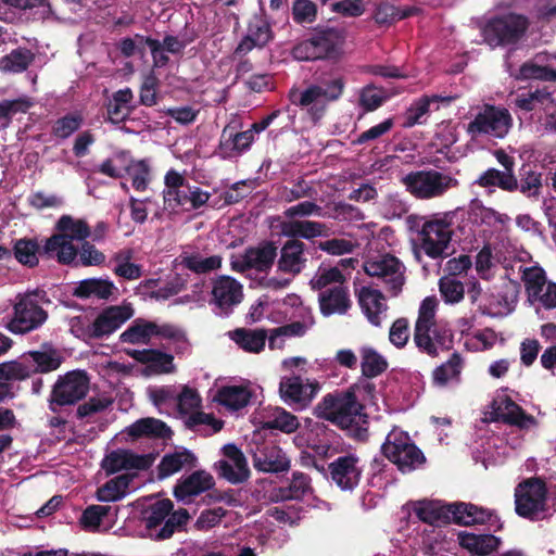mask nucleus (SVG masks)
<instances>
[{"label": "nucleus", "mask_w": 556, "mask_h": 556, "mask_svg": "<svg viewBox=\"0 0 556 556\" xmlns=\"http://www.w3.org/2000/svg\"><path fill=\"white\" fill-rule=\"evenodd\" d=\"M353 390H337L326 394L314 407V416L344 430L349 438L365 442L369 435V417Z\"/></svg>", "instance_id": "1"}, {"label": "nucleus", "mask_w": 556, "mask_h": 556, "mask_svg": "<svg viewBox=\"0 0 556 556\" xmlns=\"http://www.w3.org/2000/svg\"><path fill=\"white\" fill-rule=\"evenodd\" d=\"M416 516L425 523L441 527L454 522L469 527L491 522L494 515L489 509L471 503L443 504L437 501L420 502L415 508Z\"/></svg>", "instance_id": "2"}, {"label": "nucleus", "mask_w": 556, "mask_h": 556, "mask_svg": "<svg viewBox=\"0 0 556 556\" xmlns=\"http://www.w3.org/2000/svg\"><path fill=\"white\" fill-rule=\"evenodd\" d=\"M438 300L427 296L422 300L414 328V342L418 350L430 357H437L439 351H448L453 345V332L435 323Z\"/></svg>", "instance_id": "3"}, {"label": "nucleus", "mask_w": 556, "mask_h": 556, "mask_svg": "<svg viewBox=\"0 0 556 556\" xmlns=\"http://www.w3.org/2000/svg\"><path fill=\"white\" fill-rule=\"evenodd\" d=\"M174 509L169 498L156 501L143 513V520L149 536L155 541L172 538L175 532L184 531L190 517L186 508Z\"/></svg>", "instance_id": "4"}, {"label": "nucleus", "mask_w": 556, "mask_h": 556, "mask_svg": "<svg viewBox=\"0 0 556 556\" xmlns=\"http://www.w3.org/2000/svg\"><path fill=\"white\" fill-rule=\"evenodd\" d=\"M344 87L345 80L341 76L325 78L301 92H292L290 100L298 106L307 108L309 116L317 122L324 116L327 104L342 96Z\"/></svg>", "instance_id": "5"}, {"label": "nucleus", "mask_w": 556, "mask_h": 556, "mask_svg": "<svg viewBox=\"0 0 556 556\" xmlns=\"http://www.w3.org/2000/svg\"><path fill=\"white\" fill-rule=\"evenodd\" d=\"M548 489L544 478L530 477L520 481L515 488V511L530 521L546 518Z\"/></svg>", "instance_id": "6"}, {"label": "nucleus", "mask_w": 556, "mask_h": 556, "mask_svg": "<svg viewBox=\"0 0 556 556\" xmlns=\"http://www.w3.org/2000/svg\"><path fill=\"white\" fill-rule=\"evenodd\" d=\"M382 455L402 473H409L426 463V456L406 431L394 427L381 445Z\"/></svg>", "instance_id": "7"}, {"label": "nucleus", "mask_w": 556, "mask_h": 556, "mask_svg": "<svg viewBox=\"0 0 556 556\" xmlns=\"http://www.w3.org/2000/svg\"><path fill=\"white\" fill-rule=\"evenodd\" d=\"M455 215L456 212H446L422 223L418 231V240L427 256L435 260L447 255L446 250L452 240Z\"/></svg>", "instance_id": "8"}, {"label": "nucleus", "mask_w": 556, "mask_h": 556, "mask_svg": "<svg viewBox=\"0 0 556 556\" xmlns=\"http://www.w3.org/2000/svg\"><path fill=\"white\" fill-rule=\"evenodd\" d=\"M401 182L416 199L429 200L442 197L450 189L458 186V180L435 169L409 172Z\"/></svg>", "instance_id": "9"}, {"label": "nucleus", "mask_w": 556, "mask_h": 556, "mask_svg": "<svg viewBox=\"0 0 556 556\" xmlns=\"http://www.w3.org/2000/svg\"><path fill=\"white\" fill-rule=\"evenodd\" d=\"M511 127L513 117L508 109L485 103L468 123L466 131L472 139L479 136L503 139Z\"/></svg>", "instance_id": "10"}, {"label": "nucleus", "mask_w": 556, "mask_h": 556, "mask_svg": "<svg viewBox=\"0 0 556 556\" xmlns=\"http://www.w3.org/2000/svg\"><path fill=\"white\" fill-rule=\"evenodd\" d=\"M529 26L526 16L507 13L490 18L482 28L484 41L491 47L517 43Z\"/></svg>", "instance_id": "11"}, {"label": "nucleus", "mask_w": 556, "mask_h": 556, "mask_svg": "<svg viewBox=\"0 0 556 556\" xmlns=\"http://www.w3.org/2000/svg\"><path fill=\"white\" fill-rule=\"evenodd\" d=\"M89 391V378L84 370H72L59 376L52 387L48 403L52 413L61 407L71 406L85 399Z\"/></svg>", "instance_id": "12"}, {"label": "nucleus", "mask_w": 556, "mask_h": 556, "mask_svg": "<svg viewBox=\"0 0 556 556\" xmlns=\"http://www.w3.org/2000/svg\"><path fill=\"white\" fill-rule=\"evenodd\" d=\"M224 458L217 460L213 469L218 478L231 484H241L248 481L251 471L243 452L235 444L227 443L222 447Z\"/></svg>", "instance_id": "13"}, {"label": "nucleus", "mask_w": 556, "mask_h": 556, "mask_svg": "<svg viewBox=\"0 0 556 556\" xmlns=\"http://www.w3.org/2000/svg\"><path fill=\"white\" fill-rule=\"evenodd\" d=\"M364 270L371 277L381 278L392 295L396 296L402 291L405 282L404 266L397 257L386 254L379 260L367 261Z\"/></svg>", "instance_id": "14"}, {"label": "nucleus", "mask_w": 556, "mask_h": 556, "mask_svg": "<svg viewBox=\"0 0 556 556\" xmlns=\"http://www.w3.org/2000/svg\"><path fill=\"white\" fill-rule=\"evenodd\" d=\"M47 318L48 313L31 295H26L14 305V317L8 329L13 333H26L40 327Z\"/></svg>", "instance_id": "15"}, {"label": "nucleus", "mask_w": 556, "mask_h": 556, "mask_svg": "<svg viewBox=\"0 0 556 556\" xmlns=\"http://www.w3.org/2000/svg\"><path fill=\"white\" fill-rule=\"evenodd\" d=\"M319 389L320 386L317 381L309 382L307 380L304 383L302 377L298 375L282 377L279 383L280 397L289 406L296 408L307 407Z\"/></svg>", "instance_id": "16"}, {"label": "nucleus", "mask_w": 556, "mask_h": 556, "mask_svg": "<svg viewBox=\"0 0 556 556\" xmlns=\"http://www.w3.org/2000/svg\"><path fill=\"white\" fill-rule=\"evenodd\" d=\"M271 25L263 14H255L248 22L247 35L240 40L235 49L236 56H243L253 49H263L274 40Z\"/></svg>", "instance_id": "17"}, {"label": "nucleus", "mask_w": 556, "mask_h": 556, "mask_svg": "<svg viewBox=\"0 0 556 556\" xmlns=\"http://www.w3.org/2000/svg\"><path fill=\"white\" fill-rule=\"evenodd\" d=\"M328 471L331 480L343 491L355 489L362 478L359 458L354 454H346L337 457L329 463Z\"/></svg>", "instance_id": "18"}, {"label": "nucleus", "mask_w": 556, "mask_h": 556, "mask_svg": "<svg viewBox=\"0 0 556 556\" xmlns=\"http://www.w3.org/2000/svg\"><path fill=\"white\" fill-rule=\"evenodd\" d=\"M255 138L247 129L238 130V123L230 122L222 130L218 151L224 157L239 156L250 150Z\"/></svg>", "instance_id": "19"}, {"label": "nucleus", "mask_w": 556, "mask_h": 556, "mask_svg": "<svg viewBox=\"0 0 556 556\" xmlns=\"http://www.w3.org/2000/svg\"><path fill=\"white\" fill-rule=\"evenodd\" d=\"M213 476L205 470H195L187 477L180 478L174 486L173 494L179 502L188 504L195 496L214 488Z\"/></svg>", "instance_id": "20"}, {"label": "nucleus", "mask_w": 556, "mask_h": 556, "mask_svg": "<svg viewBox=\"0 0 556 556\" xmlns=\"http://www.w3.org/2000/svg\"><path fill=\"white\" fill-rule=\"evenodd\" d=\"M243 300L242 285L230 276H219L213 281L212 303L224 313H229L233 306Z\"/></svg>", "instance_id": "21"}, {"label": "nucleus", "mask_w": 556, "mask_h": 556, "mask_svg": "<svg viewBox=\"0 0 556 556\" xmlns=\"http://www.w3.org/2000/svg\"><path fill=\"white\" fill-rule=\"evenodd\" d=\"M132 316L128 306L112 305L103 308L92 320L93 339H103L111 336Z\"/></svg>", "instance_id": "22"}, {"label": "nucleus", "mask_w": 556, "mask_h": 556, "mask_svg": "<svg viewBox=\"0 0 556 556\" xmlns=\"http://www.w3.org/2000/svg\"><path fill=\"white\" fill-rule=\"evenodd\" d=\"M253 466L257 471L268 473L287 472L291 463L281 447L275 444H264L253 454Z\"/></svg>", "instance_id": "23"}, {"label": "nucleus", "mask_w": 556, "mask_h": 556, "mask_svg": "<svg viewBox=\"0 0 556 556\" xmlns=\"http://www.w3.org/2000/svg\"><path fill=\"white\" fill-rule=\"evenodd\" d=\"M126 354L136 362L146 365V371L152 375L175 371L174 356L157 349L126 350Z\"/></svg>", "instance_id": "24"}, {"label": "nucleus", "mask_w": 556, "mask_h": 556, "mask_svg": "<svg viewBox=\"0 0 556 556\" xmlns=\"http://www.w3.org/2000/svg\"><path fill=\"white\" fill-rule=\"evenodd\" d=\"M305 249V243L300 239L287 240L280 249V255L277 261L278 270L293 276L299 275L307 262Z\"/></svg>", "instance_id": "25"}, {"label": "nucleus", "mask_w": 556, "mask_h": 556, "mask_svg": "<svg viewBox=\"0 0 556 556\" xmlns=\"http://www.w3.org/2000/svg\"><path fill=\"white\" fill-rule=\"evenodd\" d=\"M311 481L308 475L294 471L289 485L274 489L270 494V500L274 503L302 501L306 495L313 493Z\"/></svg>", "instance_id": "26"}, {"label": "nucleus", "mask_w": 556, "mask_h": 556, "mask_svg": "<svg viewBox=\"0 0 556 556\" xmlns=\"http://www.w3.org/2000/svg\"><path fill=\"white\" fill-rule=\"evenodd\" d=\"M357 296L359 306L369 323L379 327L381 325L380 314L388 308L383 293L370 287H362Z\"/></svg>", "instance_id": "27"}, {"label": "nucleus", "mask_w": 556, "mask_h": 556, "mask_svg": "<svg viewBox=\"0 0 556 556\" xmlns=\"http://www.w3.org/2000/svg\"><path fill=\"white\" fill-rule=\"evenodd\" d=\"M245 253L249 266L258 273H268L277 258L278 247L274 241L264 240L256 247L247 248Z\"/></svg>", "instance_id": "28"}, {"label": "nucleus", "mask_w": 556, "mask_h": 556, "mask_svg": "<svg viewBox=\"0 0 556 556\" xmlns=\"http://www.w3.org/2000/svg\"><path fill=\"white\" fill-rule=\"evenodd\" d=\"M319 308L324 316L345 314L351 307L349 291L345 287L336 286L319 293Z\"/></svg>", "instance_id": "29"}, {"label": "nucleus", "mask_w": 556, "mask_h": 556, "mask_svg": "<svg viewBox=\"0 0 556 556\" xmlns=\"http://www.w3.org/2000/svg\"><path fill=\"white\" fill-rule=\"evenodd\" d=\"M127 433L134 440L140 438L166 440L173 435V431L166 422L153 417L138 419L127 428Z\"/></svg>", "instance_id": "30"}, {"label": "nucleus", "mask_w": 556, "mask_h": 556, "mask_svg": "<svg viewBox=\"0 0 556 556\" xmlns=\"http://www.w3.org/2000/svg\"><path fill=\"white\" fill-rule=\"evenodd\" d=\"M197 462L195 455L187 448L165 454L157 466L159 479H165L184 468L192 469Z\"/></svg>", "instance_id": "31"}, {"label": "nucleus", "mask_w": 556, "mask_h": 556, "mask_svg": "<svg viewBox=\"0 0 556 556\" xmlns=\"http://www.w3.org/2000/svg\"><path fill=\"white\" fill-rule=\"evenodd\" d=\"M42 252L48 257L55 254L58 262L63 265L73 264L78 255V250L72 240H68L65 235L55 233L46 239Z\"/></svg>", "instance_id": "32"}, {"label": "nucleus", "mask_w": 556, "mask_h": 556, "mask_svg": "<svg viewBox=\"0 0 556 556\" xmlns=\"http://www.w3.org/2000/svg\"><path fill=\"white\" fill-rule=\"evenodd\" d=\"M459 545L476 555H488L497 549L501 540L493 534H475L467 531L457 533Z\"/></svg>", "instance_id": "33"}, {"label": "nucleus", "mask_w": 556, "mask_h": 556, "mask_svg": "<svg viewBox=\"0 0 556 556\" xmlns=\"http://www.w3.org/2000/svg\"><path fill=\"white\" fill-rule=\"evenodd\" d=\"M40 351H28V355L34 362L35 366L31 367L33 374H47L56 370L62 362L63 356L51 344L43 343Z\"/></svg>", "instance_id": "34"}, {"label": "nucleus", "mask_w": 556, "mask_h": 556, "mask_svg": "<svg viewBox=\"0 0 556 556\" xmlns=\"http://www.w3.org/2000/svg\"><path fill=\"white\" fill-rule=\"evenodd\" d=\"M315 49L323 59H334L340 54L341 33L336 28L317 30L312 37Z\"/></svg>", "instance_id": "35"}, {"label": "nucleus", "mask_w": 556, "mask_h": 556, "mask_svg": "<svg viewBox=\"0 0 556 556\" xmlns=\"http://www.w3.org/2000/svg\"><path fill=\"white\" fill-rule=\"evenodd\" d=\"M132 99L134 93L128 87L115 91L106 108L109 121L113 124L126 121L135 110L131 105Z\"/></svg>", "instance_id": "36"}, {"label": "nucleus", "mask_w": 556, "mask_h": 556, "mask_svg": "<svg viewBox=\"0 0 556 556\" xmlns=\"http://www.w3.org/2000/svg\"><path fill=\"white\" fill-rule=\"evenodd\" d=\"M229 337L243 351L260 353L265 348L267 331L265 329L237 328L229 332Z\"/></svg>", "instance_id": "37"}, {"label": "nucleus", "mask_w": 556, "mask_h": 556, "mask_svg": "<svg viewBox=\"0 0 556 556\" xmlns=\"http://www.w3.org/2000/svg\"><path fill=\"white\" fill-rule=\"evenodd\" d=\"M12 255L22 265L34 268L39 264V255H45L36 238H21L14 244Z\"/></svg>", "instance_id": "38"}, {"label": "nucleus", "mask_w": 556, "mask_h": 556, "mask_svg": "<svg viewBox=\"0 0 556 556\" xmlns=\"http://www.w3.org/2000/svg\"><path fill=\"white\" fill-rule=\"evenodd\" d=\"M113 290H115V286L108 279L88 278L78 283L73 294L79 299L96 296L106 300L112 295Z\"/></svg>", "instance_id": "39"}, {"label": "nucleus", "mask_w": 556, "mask_h": 556, "mask_svg": "<svg viewBox=\"0 0 556 556\" xmlns=\"http://www.w3.org/2000/svg\"><path fill=\"white\" fill-rule=\"evenodd\" d=\"M155 329L156 323L137 318L121 333L119 340L130 344H149Z\"/></svg>", "instance_id": "40"}, {"label": "nucleus", "mask_w": 556, "mask_h": 556, "mask_svg": "<svg viewBox=\"0 0 556 556\" xmlns=\"http://www.w3.org/2000/svg\"><path fill=\"white\" fill-rule=\"evenodd\" d=\"M481 188L498 187L507 192H515L518 189L516 175L505 174L496 168H488L475 181Z\"/></svg>", "instance_id": "41"}, {"label": "nucleus", "mask_w": 556, "mask_h": 556, "mask_svg": "<svg viewBox=\"0 0 556 556\" xmlns=\"http://www.w3.org/2000/svg\"><path fill=\"white\" fill-rule=\"evenodd\" d=\"M464 361L458 352H454L451 357L432 374L433 383L439 387H445L451 381H459Z\"/></svg>", "instance_id": "42"}, {"label": "nucleus", "mask_w": 556, "mask_h": 556, "mask_svg": "<svg viewBox=\"0 0 556 556\" xmlns=\"http://www.w3.org/2000/svg\"><path fill=\"white\" fill-rule=\"evenodd\" d=\"M521 280L525 283L528 300L531 303L539 300V296L543 294L549 282L546 279L544 269L539 266L526 267L522 271Z\"/></svg>", "instance_id": "43"}, {"label": "nucleus", "mask_w": 556, "mask_h": 556, "mask_svg": "<svg viewBox=\"0 0 556 556\" xmlns=\"http://www.w3.org/2000/svg\"><path fill=\"white\" fill-rule=\"evenodd\" d=\"M216 401L232 410L247 406L251 399V392L242 386H226L217 391Z\"/></svg>", "instance_id": "44"}, {"label": "nucleus", "mask_w": 556, "mask_h": 556, "mask_svg": "<svg viewBox=\"0 0 556 556\" xmlns=\"http://www.w3.org/2000/svg\"><path fill=\"white\" fill-rule=\"evenodd\" d=\"M134 477V475L124 473L109 480L98 489V500L100 502H116L123 498Z\"/></svg>", "instance_id": "45"}, {"label": "nucleus", "mask_w": 556, "mask_h": 556, "mask_svg": "<svg viewBox=\"0 0 556 556\" xmlns=\"http://www.w3.org/2000/svg\"><path fill=\"white\" fill-rule=\"evenodd\" d=\"M56 235H65L68 240L85 241L91 236L88 223L84 219H75L71 215H62L56 222Z\"/></svg>", "instance_id": "46"}, {"label": "nucleus", "mask_w": 556, "mask_h": 556, "mask_svg": "<svg viewBox=\"0 0 556 556\" xmlns=\"http://www.w3.org/2000/svg\"><path fill=\"white\" fill-rule=\"evenodd\" d=\"M35 54L26 48H17L0 59L3 73H22L34 62Z\"/></svg>", "instance_id": "47"}, {"label": "nucleus", "mask_w": 556, "mask_h": 556, "mask_svg": "<svg viewBox=\"0 0 556 556\" xmlns=\"http://www.w3.org/2000/svg\"><path fill=\"white\" fill-rule=\"evenodd\" d=\"M361 369L364 377L371 379L380 376L388 369L387 359L370 346L361 349Z\"/></svg>", "instance_id": "48"}, {"label": "nucleus", "mask_w": 556, "mask_h": 556, "mask_svg": "<svg viewBox=\"0 0 556 556\" xmlns=\"http://www.w3.org/2000/svg\"><path fill=\"white\" fill-rule=\"evenodd\" d=\"M299 427L298 417L281 407H276L268 419L263 421L262 426L265 430H279L285 433H293Z\"/></svg>", "instance_id": "49"}, {"label": "nucleus", "mask_w": 556, "mask_h": 556, "mask_svg": "<svg viewBox=\"0 0 556 556\" xmlns=\"http://www.w3.org/2000/svg\"><path fill=\"white\" fill-rule=\"evenodd\" d=\"M518 189L528 198H538L542 189V174L535 172L530 165H522L517 178Z\"/></svg>", "instance_id": "50"}, {"label": "nucleus", "mask_w": 556, "mask_h": 556, "mask_svg": "<svg viewBox=\"0 0 556 556\" xmlns=\"http://www.w3.org/2000/svg\"><path fill=\"white\" fill-rule=\"evenodd\" d=\"M452 100L451 97H441L438 94H433L431 97L424 96L417 101H415L406 113V119L404 126L413 127L417 124H421V117L425 116L430 111V104L432 102L446 101L450 102Z\"/></svg>", "instance_id": "51"}, {"label": "nucleus", "mask_w": 556, "mask_h": 556, "mask_svg": "<svg viewBox=\"0 0 556 556\" xmlns=\"http://www.w3.org/2000/svg\"><path fill=\"white\" fill-rule=\"evenodd\" d=\"M83 124L84 117L80 113H67L53 123L51 134L58 139L65 140L75 134Z\"/></svg>", "instance_id": "52"}, {"label": "nucleus", "mask_w": 556, "mask_h": 556, "mask_svg": "<svg viewBox=\"0 0 556 556\" xmlns=\"http://www.w3.org/2000/svg\"><path fill=\"white\" fill-rule=\"evenodd\" d=\"M389 96L387 91L374 84H368L361 90L359 105L367 112H371L380 108Z\"/></svg>", "instance_id": "53"}, {"label": "nucleus", "mask_w": 556, "mask_h": 556, "mask_svg": "<svg viewBox=\"0 0 556 556\" xmlns=\"http://www.w3.org/2000/svg\"><path fill=\"white\" fill-rule=\"evenodd\" d=\"M181 264L195 274H206L222 266V257L219 255H212L202 258L200 254H191L184 256Z\"/></svg>", "instance_id": "54"}, {"label": "nucleus", "mask_w": 556, "mask_h": 556, "mask_svg": "<svg viewBox=\"0 0 556 556\" xmlns=\"http://www.w3.org/2000/svg\"><path fill=\"white\" fill-rule=\"evenodd\" d=\"M503 405L504 412L498 415V419L504 424L523 428L526 426V421L532 420V417L527 415L522 407L510 397H506L503 401Z\"/></svg>", "instance_id": "55"}, {"label": "nucleus", "mask_w": 556, "mask_h": 556, "mask_svg": "<svg viewBox=\"0 0 556 556\" xmlns=\"http://www.w3.org/2000/svg\"><path fill=\"white\" fill-rule=\"evenodd\" d=\"M519 77L521 79H536L542 81H556V68L547 65H539L533 62H526L520 66Z\"/></svg>", "instance_id": "56"}, {"label": "nucleus", "mask_w": 556, "mask_h": 556, "mask_svg": "<svg viewBox=\"0 0 556 556\" xmlns=\"http://www.w3.org/2000/svg\"><path fill=\"white\" fill-rule=\"evenodd\" d=\"M439 290L443 300L450 304L460 302L465 293L463 282L451 277H442L439 280Z\"/></svg>", "instance_id": "57"}, {"label": "nucleus", "mask_w": 556, "mask_h": 556, "mask_svg": "<svg viewBox=\"0 0 556 556\" xmlns=\"http://www.w3.org/2000/svg\"><path fill=\"white\" fill-rule=\"evenodd\" d=\"M31 376V367L18 362L9 361L0 364V381L25 380Z\"/></svg>", "instance_id": "58"}, {"label": "nucleus", "mask_w": 556, "mask_h": 556, "mask_svg": "<svg viewBox=\"0 0 556 556\" xmlns=\"http://www.w3.org/2000/svg\"><path fill=\"white\" fill-rule=\"evenodd\" d=\"M131 252L128 250L125 253H118L115 260L118 264L113 269L116 276L127 280H135L141 277L142 269L140 265L130 263Z\"/></svg>", "instance_id": "59"}, {"label": "nucleus", "mask_w": 556, "mask_h": 556, "mask_svg": "<svg viewBox=\"0 0 556 556\" xmlns=\"http://www.w3.org/2000/svg\"><path fill=\"white\" fill-rule=\"evenodd\" d=\"M292 17L296 24H309L317 17V5L312 0H294Z\"/></svg>", "instance_id": "60"}, {"label": "nucleus", "mask_w": 556, "mask_h": 556, "mask_svg": "<svg viewBox=\"0 0 556 556\" xmlns=\"http://www.w3.org/2000/svg\"><path fill=\"white\" fill-rule=\"evenodd\" d=\"M283 214L287 218L293 219L296 217L308 216L324 217L325 212L324 208L320 205L316 204L315 202L303 201L288 207Z\"/></svg>", "instance_id": "61"}, {"label": "nucleus", "mask_w": 556, "mask_h": 556, "mask_svg": "<svg viewBox=\"0 0 556 556\" xmlns=\"http://www.w3.org/2000/svg\"><path fill=\"white\" fill-rule=\"evenodd\" d=\"M113 404V400L110 397H90L77 407V418L84 419L97 413H101L109 408Z\"/></svg>", "instance_id": "62"}, {"label": "nucleus", "mask_w": 556, "mask_h": 556, "mask_svg": "<svg viewBox=\"0 0 556 556\" xmlns=\"http://www.w3.org/2000/svg\"><path fill=\"white\" fill-rule=\"evenodd\" d=\"M175 401L180 414H188L201 406V397L197 390L184 387L181 392L176 395Z\"/></svg>", "instance_id": "63"}, {"label": "nucleus", "mask_w": 556, "mask_h": 556, "mask_svg": "<svg viewBox=\"0 0 556 556\" xmlns=\"http://www.w3.org/2000/svg\"><path fill=\"white\" fill-rule=\"evenodd\" d=\"M110 506L91 505L81 515L80 523L85 529L99 528L103 517L109 515Z\"/></svg>", "instance_id": "64"}]
</instances>
